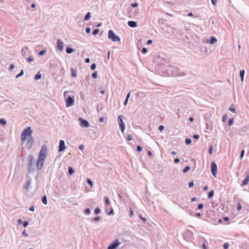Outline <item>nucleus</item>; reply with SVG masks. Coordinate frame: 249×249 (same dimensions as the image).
I'll use <instances>...</instances> for the list:
<instances>
[{"label":"nucleus","mask_w":249,"mask_h":249,"mask_svg":"<svg viewBox=\"0 0 249 249\" xmlns=\"http://www.w3.org/2000/svg\"><path fill=\"white\" fill-rule=\"evenodd\" d=\"M167 71L170 74L173 76H182L185 75L184 71H181L179 68L174 66H169Z\"/></svg>","instance_id":"f257e3e1"},{"label":"nucleus","mask_w":249,"mask_h":249,"mask_svg":"<svg viewBox=\"0 0 249 249\" xmlns=\"http://www.w3.org/2000/svg\"><path fill=\"white\" fill-rule=\"evenodd\" d=\"M28 165L27 170L29 173L34 174L35 171V163L36 162L33 155H30L28 156Z\"/></svg>","instance_id":"f03ea898"},{"label":"nucleus","mask_w":249,"mask_h":249,"mask_svg":"<svg viewBox=\"0 0 249 249\" xmlns=\"http://www.w3.org/2000/svg\"><path fill=\"white\" fill-rule=\"evenodd\" d=\"M69 93V91H66L64 92V96L66 100V106L67 107H70L73 105L74 102V97L73 95H70L68 94Z\"/></svg>","instance_id":"7ed1b4c3"},{"label":"nucleus","mask_w":249,"mask_h":249,"mask_svg":"<svg viewBox=\"0 0 249 249\" xmlns=\"http://www.w3.org/2000/svg\"><path fill=\"white\" fill-rule=\"evenodd\" d=\"M32 132L33 130L31 127L29 126L25 128L21 134V141L23 142L26 141L28 137L32 136Z\"/></svg>","instance_id":"20e7f679"},{"label":"nucleus","mask_w":249,"mask_h":249,"mask_svg":"<svg viewBox=\"0 0 249 249\" xmlns=\"http://www.w3.org/2000/svg\"><path fill=\"white\" fill-rule=\"evenodd\" d=\"M108 38L113 42H117L120 41V37L116 35L111 30H109L108 31Z\"/></svg>","instance_id":"39448f33"},{"label":"nucleus","mask_w":249,"mask_h":249,"mask_svg":"<svg viewBox=\"0 0 249 249\" xmlns=\"http://www.w3.org/2000/svg\"><path fill=\"white\" fill-rule=\"evenodd\" d=\"M123 118H124V117L122 115H120L118 117L117 120L118 122L120 128V129L122 131V132H124V130H125V124L123 121Z\"/></svg>","instance_id":"423d86ee"},{"label":"nucleus","mask_w":249,"mask_h":249,"mask_svg":"<svg viewBox=\"0 0 249 249\" xmlns=\"http://www.w3.org/2000/svg\"><path fill=\"white\" fill-rule=\"evenodd\" d=\"M121 244L119 240L115 239L108 246L107 249H116Z\"/></svg>","instance_id":"0eeeda50"},{"label":"nucleus","mask_w":249,"mask_h":249,"mask_svg":"<svg viewBox=\"0 0 249 249\" xmlns=\"http://www.w3.org/2000/svg\"><path fill=\"white\" fill-rule=\"evenodd\" d=\"M211 170L212 175L214 177H216V175L217 173V166L216 164L215 163V162L213 161L211 162Z\"/></svg>","instance_id":"6e6552de"},{"label":"nucleus","mask_w":249,"mask_h":249,"mask_svg":"<svg viewBox=\"0 0 249 249\" xmlns=\"http://www.w3.org/2000/svg\"><path fill=\"white\" fill-rule=\"evenodd\" d=\"M79 121L80 122V126L82 127H88L89 126V123L85 119L82 118H79Z\"/></svg>","instance_id":"1a4fd4ad"},{"label":"nucleus","mask_w":249,"mask_h":249,"mask_svg":"<svg viewBox=\"0 0 249 249\" xmlns=\"http://www.w3.org/2000/svg\"><path fill=\"white\" fill-rule=\"evenodd\" d=\"M184 237L188 240H190L193 238V233L192 231L189 230H187L184 233Z\"/></svg>","instance_id":"9d476101"},{"label":"nucleus","mask_w":249,"mask_h":249,"mask_svg":"<svg viewBox=\"0 0 249 249\" xmlns=\"http://www.w3.org/2000/svg\"><path fill=\"white\" fill-rule=\"evenodd\" d=\"M66 149V146L65 144V141L63 140L59 141V144L58 147L59 152H63Z\"/></svg>","instance_id":"9b49d317"},{"label":"nucleus","mask_w":249,"mask_h":249,"mask_svg":"<svg viewBox=\"0 0 249 249\" xmlns=\"http://www.w3.org/2000/svg\"><path fill=\"white\" fill-rule=\"evenodd\" d=\"M56 44L57 49L59 51L62 52L64 48L63 42L61 39H59L57 40Z\"/></svg>","instance_id":"f8f14e48"},{"label":"nucleus","mask_w":249,"mask_h":249,"mask_svg":"<svg viewBox=\"0 0 249 249\" xmlns=\"http://www.w3.org/2000/svg\"><path fill=\"white\" fill-rule=\"evenodd\" d=\"M44 160H42L37 159L36 163V167L38 170H41L43 166Z\"/></svg>","instance_id":"ddd939ff"},{"label":"nucleus","mask_w":249,"mask_h":249,"mask_svg":"<svg viewBox=\"0 0 249 249\" xmlns=\"http://www.w3.org/2000/svg\"><path fill=\"white\" fill-rule=\"evenodd\" d=\"M48 147L46 144H43L38 154H47Z\"/></svg>","instance_id":"4468645a"},{"label":"nucleus","mask_w":249,"mask_h":249,"mask_svg":"<svg viewBox=\"0 0 249 249\" xmlns=\"http://www.w3.org/2000/svg\"><path fill=\"white\" fill-rule=\"evenodd\" d=\"M35 142L34 137L32 136H30L27 140V145H29V148H30Z\"/></svg>","instance_id":"2eb2a0df"},{"label":"nucleus","mask_w":249,"mask_h":249,"mask_svg":"<svg viewBox=\"0 0 249 249\" xmlns=\"http://www.w3.org/2000/svg\"><path fill=\"white\" fill-rule=\"evenodd\" d=\"M127 25L131 28H135L138 26L137 22L132 20L128 21L127 22Z\"/></svg>","instance_id":"dca6fc26"},{"label":"nucleus","mask_w":249,"mask_h":249,"mask_svg":"<svg viewBox=\"0 0 249 249\" xmlns=\"http://www.w3.org/2000/svg\"><path fill=\"white\" fill-rule=\"evenodd\" d=\"M249 181V173H247L246 178L243 179L242 181V185H246Z\"/></svg>","instance_id":"f3484780"},{"label":"nucleus","mask_w":249,"mask_h":249,"mask_svg":"<svg viewBox=\"0 0 249 249\" xmlns=\"http://www.w3.org/2000/svg\"><path fill=\"white\" fill-rule=\"evenodd\" d=\"M28 48L27 47H24L21 50V53L23 56H25L27 54V52H28Z\"/></svg>","instance_id":"a211bd4d"},{"label":"nucleus","mask_w":249,"mask_h":249,"mask_svg":"<svg viewBox=\"0 0 249 249\" xmlns=\"http://www.w3.org/2000/svg\"><path fill=\"white\" fill-rule=\"evenodd\" d=\"M75 51V50L70 47H67L66 49V52L67 53L70 54Z\"/></svg>","instance_id":"6ab92c4d"},{"label":"nucleus","mask_w":249,"mask_h":249,"mask_svg":"<svg viewBox=\"0 0 249 249\" xmlns=\"http://www.w3.org/2000/svg\"><path fill=\"white\" fill-rule=\"evenodd\" d=\"M47 154H38L37 159L45 160L47 157Z\"/></svg>","instance_id":"aec40b11"},{"label":"nucleus","mask_w":249,"mask_h":249,"mask_svg":"<svg viewBox=\"0 0 249 249\" xmlns=\"http://www.w3.org/2000/svg\"><path fill=\"white\" fill-rule=\"evenodd\" d=\"M217 42L216 38L214 36H211L210 37V43L211 44H214Z\"/></svg>","instance_id":"412c9836"},{"label":"nucleus","mask_w":249,"mask_h":249,"mask_svg":"<svg viewBox=\"0 0 249 249\" xmlns=\"http://www.w3.org/2000/svg\"><path fill=\"white\" fill-rule=\"evenodd\" d=\"M71 76L73 77H76L77 76L76 70L73 68H71Z\"/></svg>","instance_id":"4be33fe9"},{"label":"nucleus","mask_w":249,"mask_h":249,"mask_svg":"<svg viewBox=\"0 0 249 249\" xmlns=\"http://www.w3.org/2000/svg\"><path fill=\"white\" fill-rule=\"evenodd\" d=\"M41 201L44 204L46 205L47 204V197L46 195H44L42 197Z\"/></svg>","instance_id":"5701e85b"},{"label":"nucleus","mask_w":249,"mask_h":249,"mask_svg":"<svg viewBox=\"0 0 249 249\" xmlns=\"http://www.w3.org/2000/svg\"><path fill=\"white\" fill-rule=\"evenodd\" d=\"M41 78V74L40 72L37 73L34 76V79L36 80H39Z\"/></svg>","instance_id":"b1692460"},{"label":"nucleus","mask_w":249,"mask_h":249,"mask_svg":"<svg viewBox=\"0 0 249 249\" xmlns=\"http://www.w3.org/2000/svg\"><path fill=\"white\" fill-rule=\"evenodd\" d=\"M30 183H31V179H28L27 181L26 184L24 186V187H23L24 189H27L29 188V186L30 185Z\"/></svg>","instance_id":"393cba45"},{"label":"nucleus","mask_w":249,"mask_h":249,"mask_svg":"<svg viewBox=\"0 0 249 249\" xmlns=\"http://www.w3.org/2000/svg\"><path fill=\"white\" fill-rule=\"evenodd\" d=\"M229 110L232 113H236V109L233 105V104H232L231 105Z\"/></svg>","instance_id":"a878e982"},{"label":"nucleus","mask_w":249,"mask_h":249,"mask_svg":"<svg viewBox=\"0 0 249 249\" xmlns=\"http://www.w3.org/2000/svg\"><path fill=\"white\" fill-rule=\"evenodd\" d=\"M214 195V191L213 190H211L210 191L208 194V198L210 199L212 198Z\"/></svg>","instance_id":"bb28decb"},{"label":"nucleus","mask_w":249,"mask_h":249,"mask_svg":"<svg viewBox=\"0 0 249 249\" xmlns=\"http://www.w3.org/2000/svg\"><path fill=\"white\" fill-rule=\"evenodd\" d=\"M68 173L70 175H71L74 173V170L73 168L70 166L68 168Z\"/></svg>","instance_id":"cd10ccee"},{"label":"nucleus","mask_w":249,"mask_h":249,"mask_svg":"<svg viewBox=\"0 0 249 249\" xmlns=\"http://www.w3.org/2000/svg\"><path fill=\"white\" fill-rule=\"evenodd\" d=\"M90 17H91L90 13L88 12L85 16L84 20H89L90 18Z\"/></svg>","instance_id":"c85d7f7f"},{"label":"nucleus","mask_w":249,"mask_h":249,"mask_svg":"<svg viewBox=\"0 0 249 249\" xmlns=\"http://www.w3.org/2000/svg\"><path fill=\"white\" fill-rule=\"evenodd\" d=\"M190 170V167L189 166L187 165L184 168V169H183V172L184 173H186L187 172H188Z\"/></svg>","instance_id":"c756f323"},{"label":"nucleus","mask_w":249,"mask_h":249,"mask_svg":"<svg viewBox=\"0 0 249 249\" xmlns=\"http://www.w3.org/2000/svg\"><path fill=\"white\" fill-rule=\"evenodd\" d=\"M23 74H24V71H23V69H22V70L20 71V72H19L18 75H17L16 76V78H18V77H20V76H22V75H23Z\"/></svg>","instance_id":"7c9ffc66"},{"label":"nucleus","mask_w":249,"mask_h":249,"mask_svg":"<svg viewBox=\"0 0 249 249\" xmlns=\"http://www.w3.org/2000/svg\"><path fill=\"white\" fill-rule=\"evenodd\" d=\"M6 123H7V122L5 119H4L3 118H1L0 119V124L5 125L6 124Z\"/></svg>","instance_id":"2f4dec72"},{"label":"nucleus","mask_w":249,"mask_h":249,"mask_svg":"<svg viewBox=\"0 0 249 249\" xmlns=\"http://www.w3.org/2000/svg\"><path fill=\"white\" fill-rule=\"evenodd\" d=\"M234 123V119L233 118H230L228 121V124L230 126H231Z\"/></svg>","instance_id":"473e14b6"},{"label":"nucleus","mask_w":249,"mask_h":249,"mask_svg":"<svg viewBox=\"0 0 249 249\" xmlns=\"http://www.w3.org/2000/svg\"><path fill=\"white\" fill-rule=\"evenodd\" d=\"M100 212H101V210L98 207H97L95 209L94 213L95 214H98L100 213Z\"/></svg>","instance_id":"72a5a7b5"},{"label":"nucleus","mask_w":249,"mask_h":249,"mask_svg":"<svg viewBox=\"0 0 249 249\" xmlns=\"http://www.w3.org/2000/svg\"><path fill=\"white\" fill-rule=\"evenodd\" d=\"M97 71H95L94 72H93L91 75V76L94 79H96L97 78Z\"/></svg>","instance_id":"f704fd0d"},{"label":"nucleus","mask_w":249,"mask_h":249,"mask_svg":"<svg viewBox=\"0 0 249 249\" xmlns=\"http://www.w3.org/2000/svg\"><path fill=\"white\" fill-rule=\"evenodd\" d=\"M99 32V30L98 29H94V30H93L92 34L94 36H96V35H97L98 34Z\"/></svg>","instance_id":"c9c22d12"},{"label":"nucleus","mask_w":249,"mask_h":249,"mask_svg":"<svg viewBox=\"0 0 249 249\" xmlns=\"http://www.w3.org/2000/svg\"><path fill=\"white\" fill-rule=\"evenodd\" d=\"M104 200H105V202L107 205H108L110 204L109 199L107 196L105 197Z\"/></svg>","instance_id":"e433bc0d"},{"label":"nucleus","mask_w":249,"mask_h":249,"mask_svg":"<svg viewBox=\"0 0 249 249\" xmlns=\"http://www.w3.org/2000/svg\"><path fill=\"white\" fill-rule=\"evenodd\" d=\"M192 142V140L190 138H187L185 140V143L186 144H190Z\"/></svg>","instance_id":"4c0bfd02"},{"label":"nucleus","mask_w":249,"mask_h":249,"mask_svg":"<svg viewBox=\"0 0 249 249\" xmlns=\"http://www.w3.org/2000/svg\"><path fill=\"white\" fill-rule=\"evenodd\" d=\"M46 52V51L45 50H42L39 52L38 55L40 56L43 55L45 54Z\"/></svg>","instance_id":"58836bf2"},{"label":"nucleus","mask_w":249,"mask_h":249,"mask_svg":"<svg viewBox=\"0 0 249 249\" xmlns=\"http://www.w3.org/2000/svg\"><path fill=\"white\" fill-rule=\"evenodd\" d=\"M213 150V146L212 145H210L208 150V152L210 155L212 154Z\"/></svg>","instance_id":"ea45409f"},{"label":"nucleus","mask_w":249,"mask_h":249,"mask_svg":"<svg viewBox=\"0 0 249 249\" xmlns=\"http://www.w3.org/2000/svg\"><path fill=\"white\" fill-rule=\"evenodd\" d=\"M87 183L91 186H92L93 185V182L92 181L89 179V178H87Z\"/></svg>","instance_id":"a19ab883"},{"label":"nucleus","mask_w":249,"mask_h":249,"mask_svg":"<svg viewBox=\"0 0 249 249\" xmlns=\"http://www.w3.org/2000/svg\"><path fill=\"white\" fill-rule=\"evenodd\" d=\"M245 73V70H240V72H239L240 76H244Z\"/></svg>","instance_id":"79ce46f5"},{"label":"nucleus","mask_w":249,"mask_h":249,"mask_svg":"<svg viewBox=\"0 0 249 249\" xmlns=\"http://www.w3.org/2000/svg\"><path fill=\"white\" fill-rule=\"evenodd\" d=\"M96 64L93 63L92 64H91V65L90 66V69L91 70H94L96 69Z\"/></svg>","instance_id":"37998d69"},{"label":"nucleus","mask_w":249,"mask_h":249,"mask_svg":"<svg viewBox=\"0 0 249 249\" xmlns=\"http://www.w3.org/2000/svg\"><path fill=\"white\" fill-rule=\"evenodd\" d=\"M242 208V205L240 203H238L237 204V209L238 211H240Z\"/></svg>","instance_id":"c03bdc74"},{"label":"nucleus","mask_w":249,"mask_h":249,"mask_svg":"<svg viewBox=\"0 0 249 249\" xmlns=\"http://www.w3.org/2000/svg\"><path fill=\"white\" fill-rule=\"evenodd\" d=\"M229 247V245L228 243H225L223 245V248L224 249H228Z\"/></svg>","instance_id":"a18cd8bd"},{"label":"nucleus","mask_w":249,"mask_h":249,"mask_svg":"<svg viewBox=\"0 0 249 249\" xmlns=\"http://www.w3.org/2000/svg\"><path fill=\"white\" fill-rule=\"evenodd\" d=\"M84 212L85 213L89 214L90 213V210L89 208H86Z\"/></svg>","instance_id":"49530a36"},{"label":"nucleus","mask_w":249,"mask_h":249,"mask_svg":"<svg viewBox=\"0 0 249 249\" xmlns=\"http://www.w3.org/2000/svg\"><path fill=\"white\" fill-rule=\"evenodd\" d=\"M131 6L133 8H135L138 6V3L137 2L132 3Z\"/></svg>","instance_id":"de8ad7c7"},{"label":"nucleus","mask_w":249,"mask_h":249,"mask_svg":"<svg viewBox=\"0 0 249 249\" xmlns=\"http://www.w3.org/2000/svg\"><path fill=\"white\" fill-rule=\"evenodd\" d=\"M142 150V148L141 146L140 145H138L137 146V150L138 151V152H141Z\"/></svg>","instance_id":"09e8293b"},{"label":"nucleus","mask_w":249,"mask_h":249,"mask_svg":"<svg viewBox=\"0 0 249 249\" xmlns=\"http://www.w3.org/2000/svg\"><path fill=\"white\" fill-rule=\"evenodd\" d=\"M194 185V183L193 181H191L189 182V183L188 184V186L189 188H191V187H193Z\"/></svg>","instance_id":"8fccbe9b"},{"label":"nucleus","mask_w":249,"mask_h":249,"mask_svg":"<svg viewBox=\"0 0 249 249\" xmlns=\"http://www.w3.org/2000/svg\"><path fill=\"white\" fill-rule=\"evenodd\" d=\"M164 129V126L162 125H160L159 126V130L160 131H162Z\"/></svg>","instance_id":"3c124183"},{"label":"nucleus","mask_w":249,"mask_h":249,"mask_svg":"<svg viewBox=\"0 0 249 249\" xmlns=\"http://www.w3.org/2000/svg\"><path fill=\"white\" fill-rule=\"evenodd\" d=\"M85 31L87 34H89L90 33L91 29L89 27H86Z\"/></svg>","instance_id":"603ef678"},{"label":"nucleus","mask_w":249,"mask_h":249,"mask_svg":"<svg viewBox=\"0 0 249 249\" xmlns=\"http://www.w3.org/2000/svg\"><path fill=\"white\" fill-rule=\"evenodd\" d=\"M204 206L202 203H200L198 205L197 208L199 210L202 209L203 208Z\"/></svg>","instance_id":"864d4df0"},{"label":"nucleus","mask_w":249,"mask_h":249,"mask_svg":"<svg viewBox=\"0 0 249 249\" xmlns=\"http://www.w3.org/2000/svg\"><path fill=\"white\" fill-rule=\"evenodd\" d=\"M34 60V57L33 56H31L27 58V61L29 62H31Z\"/></svg>","instance_id":"5fc2aeb1"},{"label":"nucleus","mask_w":249,"mask_h":249,"mask_svg":"<svg viewBox=\"0 0 249 249\" xmlns=\"http://www.w3.org/2000/svg\"><path fill=\"white\" fill-rule=\"evenodd\" d=\"M244 154H245V150H241V153H240V157L241 159L243 158V157L244 156Z\"/></svg>","instance_id":"6e6d98bb"},{"label":"nucleus","mask_w":249,"mask_h":249,"mask_svg":"<svg viewBox=\"0 0 249 249\" xmlns=\"http://www.w3.org/2000/svg\"><path fill=\"white\" fill-rule=\"evenodd\" d=\"M28 224L29 223L28 221H25L23 222V226L24 228H25L28 226Z\"/></svg>","instance_id":"4d7b16f0"},{"label":"nucleus","mask_w":249,"mask_h":249,"mask_svg":"<svg viewBox=\"0 0 249 249\" xmlns=\"http://www.w3.org/2000/svg\"><path fill=\"white\" fill-rule=\"evenodd\" d=\"M147 51V50L146 48H143L142 50V53H143V54H144Z\"/></svg>","instance_id":"13d9d810"},{"label":"nucleus","mask_w":249,"mask_h":249,"mask_svg":"<svg viewBox=\"0 0 249 249\" xmlns=\"http://www.w3.org/2000/svg\"><path fill=\"white\" fill-rule=\"evenodd\" d=\"M100 219V217L98 216H97L93 218V220L95 221H99Z\"/></svg>","instance_id":"bf43d9fd"},{"label":"nucleus","mask_w":249,"mask_h":249,"mask_svg":"<svg viewBox=\"0 0 249 249\" xmlns=\"http://www.w3.org/2000/svg\"><path fill=\"white\" fill-rule=\"evenodd\" d=\"M193 137L196 140H197L199 138V136L198 134H194Z\"/></svg>","instance_id":"052dcab7"},{"label":"nucleus","mask_w":249,"mask_h":249,"mask_svg":"<svg viewBox=\"0 0 249 249\" xmlns=\"http://www.w3.org/2000/svg\"><path fill=\"white\" fill-rule=\"evenodd\" d=\"M14 67H15V66H14V64H11V65H10V67H9V70L10 71H13V69L14 68Z\"/></svg>","instance_id":"680f3d73"},{"label":"nucleus","mask_w":249,"mask_h":249,"mask_svg":"<svg viewBox=\"0 0 249 249\" xmlns=\"http://www.w3.org/2000/svg\"><path fill=\"white\" fill-rule=\"evenodd\" d=\"M140 219H141L143 221V222H144V223H145V222H146V218H145V217H143L142 216V215H141L140 216Z\"/></svg>","instance_id":"e2e57ef3"},{"label":"nucleus","mask_w":249,"mask_h":249,"mask_svg":"<svg viewBox=\"0 0 249 249\" xmlns=\"http://www.w3.org/2000/svg\"><path fill=\"white\" fill-rule=\"evenodd\" d=\"M113 210L112 208H110V211L107 213V215H110L113 213Z\"/></svg>","instance_id":"0e129e2a"},{"label":"nucleus","mask_w":249,"mask_h":249,"mask_svg":"<svg viewBox=\"0 0 249 249\" xmlns=\"http://www.w3.org/2000/svg\"><path fill=\"white\" fill-rule=\"evenodd\" d=\"M127 140L128 141H131L132 140V137L131 135L129 134L127 136Z\"/></svg>","instance_id":"69168bd1"},{"label":"nucleus","mask_w":249,"mask_h":249,"mask_svg":"<svg viewBox=\"0 0 249 249\" xmlns=\"http://www.w3.org/2000/svg\"><path fill=\"white\" fill-rule=\"evenodd\" d=\"M180 161V159L178 158H175L174 159V162L176 163H178Z\"/></svg>","instance_id":"338daca9"},{"label":"nucleus","mask_w":249,"mask_h":249,"mask_svg":"<svg viewBox=\"0 0 249 249\" xmlns=\"http://www.w3.org/2000/svg\"><path fill=\"white\" fill-rule=\"evenodd\" d=\"M153 41L151 39H148L147 42H146V44L147 45H150V44H151L152 43Z\"/></svg>","instance_id":"774afa93"}]
</instances>
